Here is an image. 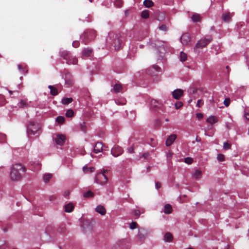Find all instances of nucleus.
Listing matches in <instances>:
<instances>
[{"label": "nucleus", "mask_w": 249, "mask_h": 249, "mask_svg": "<svg viewBox=\"0 0 249 249\" xmlns=\"http://www.w3.org/2000/svg\"><path fill=\"white\" fill-rule=\"evenodd\" d=\"M26 168L21 164L16 163L13 165L10 172V178L13 180L20 179L26 172Z\"/></svg>", "instance_id": "f257e3e1"}, {"label": "nucleus", "mask_w": 249, "mask_h": 249, "mask_svg": "<svg viewBox=\"0 0 249 249\" xmlns=\"http://www.w3.org/2000/svg\"><path fill=\"white\" fill-rule=\"evenodd\" d=\"M96 31L94 30L88 29L86 30L81 36V39L85 44H87L89 42L93 40L96 37Z\"/></svg>", "instance_id": "f03ea898"}, {"label": "nucleus", "mask_w": 249, "mask_h": 249, "mask_svg": "<svg viewBox=\"0 0 249 249\" xmlns=\"http://www.w3.org/2000/svg\"><path fill=\"white\" fill-rule=\"evenodd\" d=\"M213 39L211 35H207L204 38L201 39L196 45L194 47V51L197 52L198 48H202L206 46Z\"/></svg>", "instance_id": "7ed1b4c3"}, {"label": "nucleus", "mask_w": 249, "mask_h": 249, "mask_svg": "<svg viewBox=\"0 0 249 249\" xmlns=\"http://www.w3.org/2000/svg\"><path fill=\"white\" fill-rule=\"evenodd\" d=\"M39 125L34 122L31 121L27 125V133L29 137L35 135L39 129Z\"/></svg>", "instance_id": "20e7f679"}, {"label": "nucleus", "mask_w": 249, "mask_h": 249, "mask_svg": "<svg viewBox=\"0 0 249 249\" xmlns=\"http://www.w3.org/2000/svg\"><path fill=\"white\" fill-rule=\"evenodd\" d=\"M124 36L121 34L116 35L114 40V47L115 50H119L121 49L124 41Z\"/></svg>", "instance_id": "39448f33"}, {"label": "nucleus", "mask_w": 249, "mask_h": 249, "mask_svg": "<svg viewBox=\"0 0 249 249\" xmlns=\"http://www.w3.org/2000/svg\"><path fill=\"white\" fill-rule=\"evenodd\" d=\"M234 12L226 11L222 14L221 16V18L225 22L229 23L231 21V18L234 16Z\"/></svg>", "instance_id": "423d86ee"}, {"label": "nucleus", "mask_w": 249, "mask_h": 249, "mask_svg": "<svg viewBox=\"0 0 249 249\" xmlns=\"http://www.w3.org/2000/svg\"><path fill=\"white\" fill-rule=\"evenodd\" d=\"M123 152L124 150L123 148L118 145H115L111 150L112 155L115 157H118L122 155Z\"/></svg>", "instance_id": "0eeeda50"}, {"label": "nucleus", "mask_w": 249, "mask_h": 249, "mask_svg": "<svg viewBox=\"0 0 249 249\" xmlns=\"http://www.w3.org/2000/svg\"><path fill=\"white\" fill-rule=\"evenodd\" d=\"M191 40V36L188 33H185L180 37V41L183 45H187Z\"/></svg>", "instance_id": "6e6552de"}, {"label": "nucleus", "mask_w": 249, "mask_h": 249, "mask_svg": "<svg viewBox=\"0 0 249 249\" xmlns=\"http://www.w3.org/2000/svg\"><path fill=\"white\" fill-rule=\"evenodd\" d=\"M66 137L62 134H58L54 139L55 142L59 145H62L65 142Z\"/></svg>", "instance_id": "1a4fd4ad"}, {"label": "nucleus", "mask_w": 249, "mask_h": 249, "mask_svg": "<svg viewBox=\"0 0 249 249\" xmlns=\"http://www.w3.org/2000/svg\"><path fill=\"white\" fill-rule=\"evenodd\" d=\"M60 55L63 59L66 61H70L72 60V56L71 54L66 51H62L60 52Z\"/></svg>", "instance_id": "9d476101"}, {"label": "nucleus", "mask_w": 249, "mask_h": 249, "mask_svg": "<svg viewBox=\"0 0 249 249\" xmlns=\"http://www.w3.org/2000/svg\"><path fill=\"white\" fill-rule=\"evenodd\" d=\"M183 93V90L178 89L172 91V95L174 98L178 100L182 96Z\"/></svg>", "instance_id": "9b49d317"}, {"label": "nucleus", "mask_w": 249, "mask_h": 249, "mask_svg": "<svg viewBox=\"0 0 249 249\" xmlns=\"http://www.w3.org/2000/svg\"><path fill=\"white\" fill-rule=\"evenodd\" d=\"M177 136L176 134H172L170 135L166 141V145L167 146H170L177 139Z\"/></svg>", "instance_id": "f8f14e48"}, {"label": "nucleus", "mask_w": 249, "mask_h": 249, "mask_svg": "<svg viewBox=\"0 0 249 249\" xmlns=\"http://www.w3.org/2000/svg\"><path fill=\"white\" fill-rule=\"evenodd\" d=\"M92 52L93 50L91 48H85L82 52V55L83 57H89L92 54Z\"/></svg>", "instance_id": "ddd939ff"}, {"label": "nucleus", "mask_w": 249, "mask_h": 249, "mask_svg": "<svg viewBox=\"0 0 249 249\" xmlns=\"http://www.w3.org/2000/svg\"><path fill=\"white\" fill-rule=\"evenodd\" d=\"M103 150V143L101 142H97L94 146V151L95 153H98Z\"/></svg>", "instance_id": "4468645a"}, {"label": "nucleus", "mask_w": 249, "mask_h": 249, "mask_svg": "<svg viewBox=\"0 0 249 249\" xmlns=\"http://www.w3.org/2000/svg\"><path fill=\"white\" fill-rule=\"evenodd\" d=\"M82 227L85 232L91 231L92 230V225L91 222H88L87 224H84Z\"/></svg>", "instance_id": "2eb2a0df"}, {"label": "nucleus", "mask_w": 249, "mask_h": 249, "mask_svg": "<svg viewBox=\"0 0 249 249\" xmlns=\"http://www.w3.org/2000/svg\"><path fill=\"white\" fill-rule=\"evenodd\" d=\"M65 83L69 86H71L73 83V79L70 73H67L65 75Z\"/></svg>", "instance_id": "dca6fc26"}, {"label": "nucleus", "mask_w": 249, "mask_h": 249, "mask_svg": "<svg viewBox=\"0 0 249 249\" xmlns=\"http://www.w3.org/2000/svg\"><path fill=\"white\" fill-rule=\"evenodd\" d=\"M95 211L100 213L102 215H104L106 213V209L102 205H99L97 206L95 209Z\"/></svg>", "instance_id": "f3484780"}, {"label": "nucleus", "mask_w": 249, "mask_h": 249, "mask_svg": "<svg viewBox=\"0 0 249 249\" xmlns=\"http://www.w3.org/2000/svg\"><path fill=\"white\" fill-rule=\"evenodd\" d=\"M159 56H158V58L157 59V60L158 61H163L164 60L163 59V58H164V54H165V53H164V49L163 48V47H160V48H159Z\"/></svg>", "instance_id": "a211bd4d"}, {"label": "nucleus", "mask_w": 249, "mask_h": 249, "mask_svg": "<svg viewBox=\"0 0 249 249\" xmlns=\"http://www.w3.org/2000/svg\"><path fill=\"white\" fill-rule=\"evenodd\" d=\"M65 209L66 212L71 213L73 211L74 209V206L72 203H69L65 205Z\"/></svg>", "instance_id": "6ab92c4d"}, {"label": "nucleus", "mask_w": 249, "mask_h": 249, "mask_svg": "<svg viewBox=\"0 0 249 249\" xmlns=\"http://www.w3.org/2000/svg\"><path fill=\"white\" fill-rule=\"evenodd\" d=\"M173 238V235L170 232H167L164 234V240L167 242H170Z\"/></svg>", "instance_id": "aec40b11"}, {"label": "nucleus", "mask_w": 249, "mask_h": 249, "mask_svg": "<svg viewBox=\"0 0 249 249\" xmlns=\"http://www.w3.org/2000/svg\"><path fill=\"white\" fill-rule=\"evenodd\" d=\"M202 171L200 169H196L195 171L193 176L196 179H199L202 177Z\"/></svg>", "instance_id": "412c9836"}, {"label": "nucleus", "mask_w": 249, "mask_h": 249, "mask_svg": "<svg viewBox=\"0 0 249 249\" xmlns=\"http://www.w3.org/2000/svg\"><path fill=\"white\" fill-rule=\"evenodd\" d=\"M173 211L172 207L171 205L167 204L164 206V213L165 214H170Z\"/></svg>", "instance_id": "4be33fe9"}, {"label": "nucleus", "mask_w": 249, "mask_h": 249, "mask_svg": "<svg viewBox=\"0 0 249 249\" xmlns=\"http://www.w3.org/2000/svg\"><path fill=\"white\" fill-rule=\"evenodd\" d=\"M191 19L194 22H199L201 20V17L198 14L195 13L192 16Z\"/></svg>", "instance_id": "5701e85b"}, {"label": "nucleus", "mask_w": 249, "mask_h": 249, "mask_svg": "<svg viewBox=\"0 0 249 249\" xmlns=\"http://www.w3.org/2000/svg\"><path fill=\"white\" fill-rule=\"evenodd\" d=\"M48 88L50 89V93L53 96H55L58 94V91L57 89L54 87L53 86H49Z\"/></svg>", "instance_id": "b1692460"}, {"label": "nucleus", "mask_w": 249, "mask_h": 249, "mask_svg": "<svg viewBox=\"0 0 249 249\" xmlns=\"http://www.w3.org/2000/svg\"><path fill=\"white\" fill-rule=\"evenodd\" d=\"M107 171V170H104L103 171V173H99L98 175H97V176L98 177H100V178H103L104 179V180L102 181V183H105L106 182H107V178L105 176V173Z\"/></svg>", "instance_id": "393cba45"}, {"label": "nucleus", "mask_w": 249, "mask_h": 249, "mask_svg": "<svg viewBox=\"0 0 249 249\" xmlns=\"http://www.w3.org/2000/svg\"><path fill=\"white\" fill-rule=\"evenodd\" d=\"M73 101L72 98H63L62 99L61 102L63 105H68Z\"/></svg>", "instance_id": "a878e982"}, {"label": "nucleus", "mask_w": 249, "mask_h": 249, "mask_svg": "<svg viewBox=\"0 0 249 249\" xmlns=\"http://www.w3.org/2000/svg\"><path fill=\"white\" fill-rule=\"evenodd\" d=\"M123 89L121 84H116L113 87V90L115 93H118L122 91Z\"/></svg>", "instance_id": "bb28decb"}, {"label": "nucleus", "mask_w": 249, "mask_h": 249, "mask_svg": "<svg viewBox=\"0 0 249 249\" xmlns=\"http://www.w3.org/2000/svg\"><path fill=\"white\" fill-rule=\"evenodd\" d=\"M83 170L84 172L86 173H92L94 171L95 168L94 167H89L88 168L87 166H84L83 168Z\"/></svg>", "instance_id": "cd10ccee"}, {"label": "nucleus", "mask_w": 249, "mask_h": 249, "mask_svg": "<svg viewBox=\"0 0 249 249\" xmlns=\"http://www.w3.org/2000/svg\"><path fill=\"white\" fill-rule=\"evenodd\" d=\"M150 107L153 109H155L158 107L159 105V103L155 100H152L150 102Z\"/></svg>", "instance_id": "c85d7f7f"}, {"label": "nucleus", "mask_w": 249, "mask_h": 249, "mask_svg": "<svg viewBox=\"0 0 249 249\" xmlns=\"http://www.w3.org/2000/svg\"><path fill=\"white\" fill-rule=\"evenodd\" d=\"M207 121L211 124H213L217 122V119L215 117L212 116L207 119Z\"/></svg>", "instance_id": "c756f323"}, {"label": "nucleus", "mask_w": 249, "mask_h": 249, "mask_svg": "<svg viewBox=\"0 0 249 249\" xmlns=\"http://www.w3.org/2000/svg\"><path fill=\"white\" fill-rule=\"evenodd\" d=\"M143 4L146 7H151L154 5L153 2L151 0H145Z\"/></svg>", "instance_id": "7c9ffc66"}, {"label": "nucleus", "mask_w": 249, "mask_h": 249, "mask_svg": "<svg viewBox=\"0 0 249 249\" xmlns=\"http://www.w3.org/2000/svg\"><path fill=\"white\" fill-rule=\"evenodd\" d=\"M187 54L185 53H183V52H181L180 53L179 58L180 61L184 62L186 61L187 60Z\"/></svg>", "instance_id": "2f4dec72"}, {"label": "nucleus", "mask_w": 249, "mask_h": 249, "mask_svg": "<svg viewBox=\"0 0 249 249\" xmlns=\"http://www.w3.org/2000/svg\"><path fill=\"white\" fill-rule=\"evenodd\" d=\"M52 177V175L51 174H45L43 176V180L46 183L48 182Z\"/></svg>", "instance_id": "473e14b6"}, {"label": "nucleus", "mask_w": 249, "mask_h": 249, "mask_svg": "<svg viewBox=\"0 0 249 249\" xmlns=\"http://www.w3.org/2000/svg\"><path fill=\"white\" fill-rule=\"evenodd\" d=\"M84 197H93L94 196V194L90 191H88L83 194Z\"/></svg>", "instance_id": "72a5a7b5"}, {"label": "nucleus", "mask_w": 249, "mask_h": 249, "mask_svg": "<svg viewBox=\"0 0 249 249\" xmlns=\"http://www.w3.org/2000/svg\"><path fill=\"white\" fill-rule=\"evenodd\" d=\"M141 17L143 18L146 19L149 17V11L148 10H144L141 13Z\"/></svg>", "instance_id": "f704fd0d"}, {"label": "nucleus", "mask_w": 249, "mask_h": 249, "mask_svg": "<svg viewBox=\"0 0 249 249\" xmlns=\"http://www.w3.org/2000/svg\"><path fill=\"white\" fill-rule=\"evenodd\" d=\"M123 3L122 0H115L114 1V5L117 7H121Z\"/></svg>", "instance_id": "c9c22d12"}, {"label": "nucleus", "mask_w": 249, "mask_h": 249, "mask_svg": "<svg viewBox=\"0 0 249 249\" xmlns=\"http://www.w3.org/2000/svg\"><path fill=\"white\" fill-rule=\"evenodd\" d=\"M18 68L19 71L22 72L23 73H24L25 72H26L27 71L25 70L26 68H25V66H23L21 64H18Z\"/></svg>", "instance_id": "e433bc0d"}, {"label": "nucleus", "mask_w": 249, "mask_h": 249, "mask_svg": "<svg viewBox=\"0 0 249 249\" xmlns=\"http://www.w3.org/2000/svg\"><path fill=\"white\" fill-rule=\"evenodd\" d=\"M65 118L63 116H58L56 119V121L59 124H63L64 122Z\"/></svg>", "instance_id": "4c0bfd02"}, {"label": "nucleus", "mask_w": 249, "mask_h": 249, "mask_svg": "<svg viewBox=\"0 0 249 249\" xmlns=\"http://www.w3.org/2000/svg\"><path fill=\"white\" fill-rule=\"evenodd\" d=\"M217 160L221 162L225 160V156L222 154H219L217 156Z\"/></svg>", "instance_id": "58836bf2"}, {"label": "nucleus", "mask_w": 249, "mask_h": 249, "mask_svg": "<svg viewBox=\"0 0 249 249\" xmlns=\"http://www.w3.org/2000/svg\"><path fill=\"white\" fill-rule=\"evenodd\" d=\"M159 29L160 30H161V31H164V32H166V31H167L168 30V27L166 25H165V24H161V25L159 26Z\"/></svg>", "instance_id": "ea45409f"}, {"label": "nucleus", "mask_w": 249, "mask_h": 249, "mask_svg": "<svg viewBox=\"0 0 249 249\" xmlns=\"http://www.w3.org/2000/svg\"><path fill=\"white\" fill-rule=\"evenodd\" d=\"M6 103V100L3 95L0 94V106L4 105Z\"/></svg>", "instance_id": "a19ab883"}, {"label": "nucleus", "mask_w": 249, "mask_h": 249, "mask_svg": "<svg viewBox=\"0 0 249 249\" xmlns=\"http://www.w3.org/2000/svg\"><path fill=\"white\" fill-rule=\"evenodd\" d=\"M184 162L188 164H190L193 163V159L190 157H187L184 159Z\"/></svg>", "instance_id": "79ce46f5"}, {"label": "nucleus", "mask_w": 249, "mask_h": 249, "mask_svg": "<svg viewBox=\"0 0 249 249\" xmlns=\"http://www.w3.org/2000/svg\"><path fill=\"white\" fill-rule=\"evenodd\" d=\"M27 105V103L24 100H21L18 104V106L19 107H24Z\"/></svg>", "instance_id": "37998d69"}, {"label": "nucleus", "mask_w": 249, "mask_h": 249, "mask_svg": "<svg viewBox=\"0 0 249 249\" xmlns=\"http://www.w3.org/2000/svg\"><path fill=\"white\" fill-rule=\"evenodd\" d=\"M66 115L68 117H71L73 115V111L72 109H69L67 111Z\"/></svg>", "instance_id": "c03bdc74"}, {"label": "nucleus", "mask_w": 249, "mask_h": 249, "mask_svg": "<svg viewBox=\"0 0 249 249\" xmlns=\"http://www.w3.org/2000/svg\"><path fill=\"white\" fill-rule=\"evenodd\" d=\"M231 147V144L228 142H225L223 144V148L225 150L230 149Z\"/></svg>", "instance_id": "a18cd8bd"}, {"label": "nucleus", "mask_w": 249, "mask_h": 249, "mask_svg": "<svg viewBox=\"0 0 249 249\" xmlns=\"http://www.w3.org/2000/svg\"><path fill=\"white\" fill-rule=\"evenodd\" d=\"M137 224L136 222H132L130 224V228L132 230H134L137 227Z\"/></svg>", "instance_id": "49530a36"}, {"label": "nucleus", "mask_w": 249, "mask_h": 249, "mask_svg": "<svg viewBox=\"0 0 249 249\" xmlns=\"http://www.w3.org/2000/svg\"><path fill=\"white\" fill-rule=\"evenodd\" d=\"M132 213L134 215L139 217L141 214V212L139 210H134Z\"/></svg>", "instance_id": "de8ad7c7"}, {"label": "nucleus", "mask_w": 249, "mask_h": 249, "mask_svg": "<svg viewBox=\"0 0 249 249\" xmlns=\"http://www.w3.org/2000/svg\"><path fill=\"white\" fill-rule=\"evenodd\" d=\"M230 104V99L229 98H226L224 101V104L226 107H228Z\"/></svg>", "instance_id": "09e8293b"}, {"label": "nucleus", "mask_w": 249, "mask_h": 249, "mask_svg": "<svg viewBox=\"0 0 249 249\" xmlns=\"http://www.w3.org/2000/svg\"><path fill=\"white\" fill-rule=\"evenodd\" d=\"M72 45L73 47L77 48L79 46L80 43L78 41L75 40L73 41Z\"/></svg>", "instance_id": "8fccbe9b"}, {"label": "nucleus", "mask_w": 249, "mask_h": 249, "mask_svg": "<svg viewBox=\"0 0 249 249\" xmlns=\"http://www.w3.org/2000/svg\"><path fill=\"white\" fill-rule=\"evenodd\" d=\"M6 138V136L4 134H0V142H5Z\"/></svg>", "instance_id": "3c124183"}, {"label": "nucleus", "mask_w": 249, "mask_h": 249, "mask_svg": "<svg viewBox=\"0 0 249 249\" xmlns=\"http://www.w3.org/2000/svg\"><path fill=\"white\" fill-rule=\"evenodd\" d=\"M183 106V104L181 102H178L175 104V107L177 109H178Z\"/></svg>", "instance_id": "603ef678"}, {"label": "nucleus", "mask_w": 249, "mask_h": 249, "mask_svg": "<svg viewBox=\"0 0 249 249\" xmlns=\"http://www.w3.org/2000/svg\"><path fill=\"white\" fill-rule=\"evenodd\" d=\"M204 104V102L201 100H198L197 102L196 106L197 107H201Z\"/></svg>", "instance_id": "864d4df0"}, {"label": "nucleus", "mask_w": 249, "mask_h": 249, "mask_svg": "<svg viewBox=\"0 0 249 249\" xmlns=\"http://www.w3.org/2000/svg\"><path fill=\"white\" fill-rule=\"evenodd\" d=\"M142 156L144 159L148 160L149 157V154L148 152H145L142 154Z\"/></svg>", "instance_id": "5fc2aeb1"}, {"label": "nucleus", "mask_w": 249, "mask_h": 249, "mask_svg": "<svg viewBox=\"0 0 249 249\" xmlns=\"http://www.w3.org/2000/svg\"><path fill=\"white\" fill-rule=\"evenodd\" d=\"M246 57L247 58V61L249 62V49H248L246 52Z\"/></svg>", "instance_id": "6e6d98bb"}, {"label": "nucleus", "mask_w": 249, "mask_h": 249, "mask_svg": "<svg viewBox=\"0 0 249 249\" xmlns=\"http://www.w3.org/2000/svg\"><path fill=\"white\" fill-rule=\"evenodd\" d=\"M161 184L160 182L157 181L155 183V187L157 189H159L161 187Z\"/></svg>", "instance_id": "4d7b16f0"}, {"label": "nucleus", "mask_w": 249, "mask_h": 249, "mask_svg": "<svg viewBox=\"0 0 249 249\" xmlns=\"http://www.w3.org/2000/svg\"><path fill=\"white\" fill-rule=\"evenodd\" d=\"M196 117L199 119L200 120L203 118V114L200 113H198L196 114Z\"/></svg>", "instance_id": "13d9d810"}, {"label": "nucleus", "mask_w": 249, "mask_h": 249, "mask_svg": "<svg viewBox=\"0 0 249 249\" xmlns=\"http://www.w3.org/2000/svg\"><path fill=\"white\" fill-rule=\"evenodd\" d=\"M127 152L129 153H132L134 152V147L133 146H131L127 149Z\"/></svg>", "instance_id": "bf43d9fd"}, {"label": "nucleus", "mask_w": 249, "mask_h": 249, "mask_svg": "<svg viewBox=\"0 0 249 249\" xmlns=\"http://www.w3.org/2000/svg\"><path fill=\"white\" fill-rule=\"evenodd\" d=\"M244 116L247 120L249 121V112H246L244 114Z\"/></svg>", "instance_id": "052dcab7"}, {"label": "nucleus", "mask_w": 249, "mask_h": 249, "mask_svg": "<svg viewBox=\"0 0 249 249\" xmlns=\"http://www.w3.org/2000/svg\"><path fill=\"white\" fill-rule=\"evenodd\" d=\"M153 67L157 71H159V69H160V67L157 65H154Z\"/></svg>", "instance_id": "680f3d73"}, {"label": "nucleus", "mask_w": 249, "mask_h": 249, "mask_svg": "<svg viewBox=\"0 0 249 249\" xmlns=\"http://www.w3.org/2000/svg\"><path fill=\"white\" fill-rule=\"evenodd\" d=\"M196 141L197 142H200L201 141V138H199L198 136L196 137Z\"/></svg>", "instance_id": "e2e57ef3"}, {"label": "nucleus", "mask_w": 249, "mask_h": 249, "mask_svg": "<svg viewBox=\"0 0 249 249\" xmlns=\"http://www.w3.org/2000/svg\"><path fill=\"white\" fill-rule=\"evenodd\" d=\"M72 61L73 62H74V61H76V59L75 58H74L73 59H72Z\"/></svg>", "instance_id": "0e129e2a"}, {"label": "nucleus", "mask_w": 249, "mask_h": 249, "mask_svg": "<svg viewBox=\"0 0 249 249\" xmlns=\"http://www.w3.org/2000/svg\"><path fill=\"white\" fill-rule=\"evenodd\" d=\"M9 92L10 93V94H12V91L11 90H9Z\"/></svg>", "instance_id": "69168bd1"}, {"label": "nucleus", "mask_w": 249, "mask_h": 249, "mask_svg": "<svg viewBox=\"0 0 249 249\" xmlns=\"http://www.w3.org/2000/svg\"><path fill=\"white\" fill-rule=\"evenodd\" d=\"M194 249V248H188V249Z\"/></svg>", "instance_id": "338daca9"}, {"label": "nucleus", "mask_w": 249, "mask_h": 249, "mask_svg": "<svg viewBox=\"0 0 249 249\" xmlns=\"http://www.w3.org/2000/svg\"><path fill=\"white\" fill-rule=\"evenodd\" d=\"M118 102H119V101H118L117 102H116V103H117V104L119 105L120 104H119Z\"/></svg>", "instance_id": "774afa93"}]
</instances>
